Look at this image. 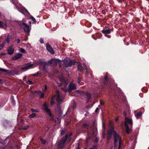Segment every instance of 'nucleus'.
I'll list each match as a JSON object with an SVG mask.
<instances>
[{
	"label": "nucleus",
	"instance_id": "46",
	"mask_svg": "<svg viewBox=\"0 0 149 149\" xmlns=\"http://www.w3.org/2000/svg\"><path fill=\"white\" fill-rule=\"evenodd\" d=\"M99 108L98 107H97L95 110V112L97 113L98 111L99 110Z\"/></svg>",
	"mask_w": 149,
	"mask_h": 149
},
{
	"label": "nucleus",
	"instance_id": "35",
	"mask_svg": "<svg viewBox=\"0 0 149 149\" xmlns=\"http://www.w3.org/2000/svg\"><path fill=\"white\" fill-rule=\"evenodd\" d=\"M6 42L8 43L10 42V39L9 38V35H8L7 37V38L6 39Z\"/></svg>",
	"mask_w": 149,
	"mask_h": 149
},
{
	"label": "nucleus",
	"instance_id": "10",
	"mask_svg": "<svg viewBox=\"0 0 149 149\" xmlns=\"http://www.w3.org/2000/svg\"><path fill=\"white\" fill-rule=\"evenodd\" d=\"M46 47L47 50L51 54H54V51L51 46L48 43L46 45Z\"/></svg>",
	"mask_w": 149,
	"mask_h": 149
},
{
	"label": "nucleus",
	"instance_id": "18",
	"mask_svg": "<svg viewBox=\"0 0 149 149\" xmlns=\"http://www.w3.org/2000/svg\"><path fill=\"white\" fill-rule=\"evenodd\" d=\"M77 69L80 72H81L83 70V67L81 65L79 64L77 66Z\"/></svg>",
	"mask_w": 149,
	"mask_h": 149
},
{
	"label": "nucleus",
	"instance_id": "31",
	"mask_svg": "<svg viewBox=\"0 0 149 149\" xmlns=\"http://www.w3.org/2000/svg\"><path fill=\"white\" fill-rule=\"evenodd\" d=\"M0 71L4 72H8V70L5 69L0 68Z\"/></svg>",
	"mask_w": 149,
	"mask_h": 149
},
{
	"label": "nucleus",
	"instance_id": "30",
	"mask_svg": "<svg viewBox=\"0 0 149 149\" xmlns=\"http://www.w3.org/2000/svg\"><path fill=\"white\" fill-rule=\"evenodd\" d=\"M56 96V95H54V96L52 98V100L50 102V104L52 105H53L54 104V102L53 100V99L54 98V97Z\"/></svg>",
	"mask_w": 149,
	"mask_h": 149
},
{
	"label": "nucleus",
	"instance_id": "33",
	"mask_svg": "<svg viewBox=\"0 0 149 149\" xmlns=\"http://www.w3.org/2000/svg\"><path fill=\"white\" fill-rule=\"evenodd\" d=\"M105 133L104 130L103 131L102 133V136L103 138L104 139L105 138Z\"/></svg>",
	"mask_w": 149,
	"mask_h": 149
},
{
	"label": "nucleus",
	"instance_id": "42",
	"mask_svg": "<svg viewBox=\"0 0 149 149\" xmlns=\"http://www.w3.org/2000/svg\"><path fill=\"white\" fill-rule=\"evenodd\" d=\"M3 23L2 21H0V27H3Z\"/></svg>",
	"mask_w": 149,
	"mask_h": 149
},
{
	"label": "nucleus",
	"instance_id": "5",
	"mask_svg": "<svg viewBox=\"0 0 149 149\" xmlns=\"http://www.w3.org/2000/svg\"><path fill=\"white\" fill-rule=\"evenodd\" d=\"M20 25L24 28V29L25 32L27 33L30 32V29L29 26L27 24L25 23L22 22L20 24Z\"/></svg>",
	"mask_w": 149,
	"mask_h": 149
},
{
	"label": "nucleus",
	"instance_id": "45",
	"mask_svg": "<svg viewBox=\"0 0 149 149\" xmlns=\"http://www.w3.org/2000/svg\"><path fill=\"white\" fill-rule=\"evenodd\" d=\"M104 79L106 81H107L108 79V76L107 75H106L104 76Z\"/></svg>",
	"mask_w": 149,
	"mask_h": 149
},
{
	"label": "nucleus",
	"instance_id": "39",
	"mask_svg": "<svg viewBox=\"0 0 149 149\" xmlns=\"http://www.w3.org/2000/svg\"><path fill=\"white\" fill-rule=\"evenodd\" d=\"M99 139L97 137H96L94 140V142L96 143H97Z\"/></svg>",
	"mask_w": 149,
	"mask_h": 149
},
{
	"label": "nucleus",
	"instance_id": "16",
	"mask_svg": "<svg viewBox=\"0 0 149 149\" xmlns=\"http://www.w3.org/2000/svg\"><path fill=\"white\" fill-rule=\"evenodd\" d=\"M109 129H113L114 130V127L113 124V123L112 121H110L109 125Z\"/></svg>",
	"mask_w": 149,
	"mask_h": 149
},
{
	"label": "nucleus",
	"instance_id": "17",
	"mask_svg": "<svg viewBox=\"0 0 149 149\" xmlns=\"http://www.w3.org/2000/svg\"><path fill=\"white\" fill-rule=\"evenodd\" d=\"M61 80L62 82H65L66 84V86H67V81H68L67 79H66L65 78L63 77V78H61Z\"/></svg>",
	"mask_w": 149,
	"mask_h": 149
},
{
	"label": "nucleus",
	"instance_id": "15",
	"mask_svg": "<svg viewBox=\"0 0 149 149\" xmlns=\"http://www.w3.org/2000/svg\"><path fill=\"white\" fill-rule=\"evenodd\" d=\"M86 95V96L87 98V103H88L89 102V100L91 99V94L88 93V92H86L84 93Z\"/></svg>",
	"mask_w": 149,
	"mask_h": 149
},
{
	"label": "nucleus",
	"instance_id": "24",
	"mask_svg": "<svg viewBox=\"0 0 149 149\" xmlns=\"http://www.w3.org/2000/svg\"><path fill=\"white\" fill-rule=\"evenodd\" d=\"M30 19H31L33 21L34 23H35L36 22V21L35 18L32 16H31L30 17Z\"/></svg>",
	"mask_w": 149,
	"mask_h": 149
},
{
	"label": "nucleus",
	"instance_id": "50",
	"mask_svg": "<svg viewBox=\"0 0 149 149\" xmlns=\"http://www.w3.org/2000/svg\"><path fill=\"white\" fill-rule=\"evenodd\" d=\"M77 92L78 93H81L82 92V91H79V90H77Z\"/></svg>",
	"mask_w": 149,
	"mask_h": 149
},
{
	"label": "nucleus",
	"instance_id": "49",
	"mask_svg": "<svg viewBox=\"0 0 149 149\" xmlns=\"http://www.w3.org/2000/svg\"><path fill=\"white\" fill-rule=\"evenodd\" d=\"M121 145L120 144V145H118V149H120L121 148Z\"/></svg>",
	"mask_w": 149,
	"mask_h": 149
},
{
	"label": "nucleus",
	"instance_id": "13",
	"mask_svg": "<svg viewBox=\"0 0 149 149\" xmlns=\"http://www.w3.org/2000/svg\"><path fill=\"white\" fill-rule=\"evenodd\" d=\"M23 55L21 53H18L16 54L12 58L13 60H15L21 58L22 56Z\"/></svg>",
	"mask_w": 149,
	"mask_h": 149
},
{
	"label": "nucleus",
	"instance_id": "53",
	"mask_svg": "<svg viewBox=\"0 0 149 149\" xmlns=\"http://www.w3.org/2000/svg\"><path fill=\"white\" fill-rule=\"evenodd\" d=\"M36 74L38 75V74H40V73L39 72H38L36 73Z\"/></svg>",
	"mask_w": 149,
	"mask_h": 149
},
{
	"label": "nucleus",
	"instance_id": "34",
	"mask_svg": "<svg viewBox=\"0 0 149 149\" xmlns=\"http://www.w3.org/2000/svg\"><path fill=\"white\" fill-rule=\"evenodd\" d=\"M29 126L27 125L24 127H23L22 129L23 130H26L28 129Z\"/></svg>",
	"mask_w": 149,
	"mask_h": 149
},
{
	"label": "nucleus",
	"instance_id": "9",
	"mask_svg": "<svg viewBox=\"0 0 149 149\" xmlns=\"http://www.w3.org/2000/svg\"><path fill=\"white\" fill-rule=\"evenodd\" d=\"M127 123H129L132 126L133 124V122L131 119H129L128 118H126L124 123L125 125H125H128Z\"/></svg>",
	"mask_w": 149,
	"mask_h": 149
},
{
	"label": "nucleus",
	"instance_id": "8",
	"mask_svg": "<svg viewBox=\"0 0 149 149\" xmlns=\"http://www.w3.org/2000/svg\"><path fill=\"white\" fill-rule=\"evenodd\" d=\"M33 64H31V63H28L25 65V66L21 68V69L23 70H27L29 69L31 67L33 66Z\"/></svg>",
	"mask_w": 149,
	"mask_h": 149
},
{
	"label": "nucleus",
	"instance_id": "37",
	"mask_svg": "<svg viewBox=\"0 0 149 149\" xmlns=\"http://www.w3.org/2000/svg\"><path fill=\"white\" fill-rule=\"evenodd\" d=\"M100 104L102 105H103L104 104V102L102 100H100Z\"/></svg>",
	"mask_w": 149,
	"mask_h": 149
},
{
	"label": "nucleus",
	"instance_id": "19",
	"mask_svg": "<svg viewBox=\"0 0 149 149\" xmlns=\"http://www.w3.org/2000/svg\"><path fill=\"white\" fill-rule=\"evenodd\" d=\"M54 62H55L56 63V61L55 59H52V60H49L48 61V63L50 64H51Z\"/></svg>",
	"mask_w": 149,
	"mask_h": 149
},
{
	"label": "nucleus",
	"instance_id": "54",
	"mask_svg": "<svg viewBox=\"0 0 149 149\" xmlns=\"http://www.w3.org/2000/svg\"><path fill=\"white\" fill-rule=\"evenodd\" d=\"M77 149H80V148H79V146H78L77 147Z\"/></svg>",
	"mask_w": 149,
	"mask_h": 149
},
{
	"label": "nucleus",
	"instance_id": "32",
	"mask_svg": "<svg viewBox=\"0 0 149 149\" xmlns=\"http://www.w3.org/2000/svg\"><path fill=\"white\" fill-rule=\"evenodd\" d=\"M61 89L65 92H68V89H65V88H63V87L61 88Z\"/></svg>",
	"mask_w": 149,
	"mask_h": 149
},
{
	"label": "nucleus",
	"instance_id": "41",
	"mask_svg": "<svg viewBox=\"0 0 149 149\" xmlns=\"http://www.w3.org/2000/svg\"><path fill=\"white\" fill-rule=\"evenodd\" d=\"M44 93H42L41 95H40V98H43L44 97Z\"/></svg>",
	"mask_w": 149,
	"mask_h": 149
},
{
	"label": "nucleus",
	"instance_id": "26",
	"mask_svg": "<svg viewBox=\"0 0 149 149\" xmlns=\"http://www.w3.org/2000/svg\"><path fill=\"white\" fill-rule=\"evenodd\" d=\"M19 51L23 53H24V54L26 53V51H25V50H24V49L23 48H21L19 49Z\"/></svg>",
	"mask_w": 149,
	"mask_h": 149
},
{
	"label": "nucleus",
	"instance_id": "60",
	"mask_svg": "<svg viewBox=\"0 0 149 149\" xmlns=\"http://www.w3.org/2000/svg\"><path fill=\"white\" fill-rule=\"evenodd\" d=\"M117 119H116V121H117Z\"/></svg>",
	"mask_w": 149,
	"mask_h": 149
},
{
	"label": "nucleus",
	"instance_id": "52",
	"mask_svg": "<svg viewBox=\"0 0 149 149\" xmlns=\"http://www.w3.org/2000/svg\"><path fill=\"white\" fill-rule=\"evenodd\" d=\"M62 84L61 83L58 84V86L60 87L62 86Z\"/></svg>",
	"mask_w": 149,
	"mask_h": 149
},
{
	"label": "nucleus",
	"instance_id": "20",
	"mask_svg": "<svg viewBox=\"0 0 149 149\" xmlns=\"http://www.w3.org/2000/svg\"><path fill=\"white\" fill-rule=\"evenodd\" d=\"M31 111L32 112H39V110L38 109H31Z\"/></svg>",
	"mask_w": 149,
	"mask_h": 149
},
{
	"label": "nucleus",
	"instance_id": "12",
	"mask_svg": "<svg viewBox=\"0 0 149 149\" xmlns=\"http://www.w3.org/2000/svg\"><path fill=\"white\" fill-rule=\"evenodd\" d=\"M7 51L8 52V54L10 55H11L14 53V49L13 48V46H10L8 48Z\"/></svg>",
	"mask_w": 149,
	"mask_h": 149
},
{
	"label": "nucleus",
	"instance_id": "47",
	"mask_svg": "<svg viewBox=\"0 0 149 149\" xmlns=\"http://www.w3.org/2000/svg\"><path fill=\"white\" fill-rule=\"evenodd\" d=\"M32 75L34 77H37L38 76V75L36 73L33 74Z\"/></svg>",
	"mask_w": 149,
	"mask_h": 149
},
{
	"label": "nucleus",
	"instance_id": "11",
	"mask_svg": "<svg viewBox=\"0 0 149 149\" xmlns=\"http://www.w3.org/2000/svg\"><path fill=\"white\" fill-rule=\"evenodd\" d=\"M57 95L56 101L58 103L60 104L62 102L63 100L61 97L60 96L59 92L58 91L57 92Z\"/></svg>",
	"mask_w": 149,
	"mask_h": 149
},
{
	"label": "nucleus",
	"instance_id": "58",
	"mask_svg": "<svg viewBox=\"0 0 149 149\" xmlns=\"http://www.w3.org/2000/svg\"><path fill=\"white\" fill-rule=\"evenodd\" d=\"M59 67H61V65H59Z\"/></svg>",
	"mask_w": 149,
	"mask_h": 149
},
{
	"label": "nucleus",
	"instance_id": "43",
	"mask_svg": "<svg viewBox=\"0 0 149 149\" xmlns=\"http://www.w3.org/2000/svg\"><path fill=\"white\" fill-rule=\"evenodd\" d=\"M16 41H17V43H19L20 42V40L19 39H17L15 40Z\"/></svg>",
	"mask_w": 149,
	"mask_h": 149
},
{
	"label": "nucleus",
	"instance_id": "1",
	"mask_svg": "<svg viewBox=\"0 0 149 149\" xmlns=\"http://www.w3.org/2000/svg\"><path fill=\"white\" fill-rule=\"evenodd\" d=\"M72 135V133H70L68 134H66L65 137L62 138L58 143V149H61L64 147L65 143L68 139H69L68 141H70L71 139V138L70 137Z\"/></svg>",
	"mask_w": 149,
	"mask_h": 149
},
{
	"label": "nucleus",
	"instance_id": "40",
	"mask_svg": "<svg viewBox=\"0 0 149 149\" xmlns=\"http://www.w3.org/2000/svg\"><path fill=\"white\" fill-rule=\"evenodd\" d=\"M27 83L29 84H31L32 83V82L30 80H29L27 82Z\"/></svg>",
	"mask_w": 149,
	"mask_h": 149
},
{
	"label": "nucleus",
	"instance_id": "38",
	"mask_svg": "<svg viewBox=\"0 0 149 149\" xmlns=\"http://www.w3.org/2000/svg\"><path fill=\"white\" fill-rule=\"evenodd\" d=\"M40 42L41 44H43L44 43V40H43L42 38H40Z\"/></svg>",
	"mask_w": 149,
	"mask_h": 149
},
{
	"label": "nucleus",
	"instance_id": "3",
	"mask_svg": "<svg viewBox=\"0 0 149 149\" xmlns=\"http://www.w3.org/2000/svg\"><path fill=\"white\" fill-rule=\"evenodd\" d=\"M114 137V144L115 146L119 141V145H121L122 142V139L119 135L116 132H114V133L113 134Z\"/></svg>",
	"mask_w": 149,
	"mask_h": 149
},
{
	"label": "nucleus",
	"instance_id": "59",
	"mask_svg": "<svg viewBox=\"0 0 149 149\" xmlns=\"http://www.w3.org/2000/svg\"><path fill=\"white\" fill-rule=\"evenodd\" d=\"M1 16V13H0V16Z\"/></svg>",
	"mask_w": 149,
	"mask_h": 149
},
{
	"label": "nucleus",
	"instance_id": "44",
	"mask_svg": "<svg viewBox=\"0 0 149 149\" xmlns=\"http://www.w3.org/2000/svg\"><path fill=\"white\" fill-rule=\"evenodd\" d=\"M65 133V131L63 130H62L61 132V135H63Z\"/></svg>",
	"mask_w": 149,
	"mask_h": 149
},
{
	"label": "nucleus",
	"instance_id": "7",
	"mask_svg": "<svg viewBox=\"0 0 149 149\" xmlns=\"http://www.w3.org/2000/svg\"><path fill=\"white\" fill-rule=\"evenodd\" d=\"M114 132L116 131L114 130H113V129H109L108 130L107 138V140H109L111 139L112 137V134L113 133V134L114 133Z\"/></svg>",
	"mask_w": 149,
	"mask_h": 149
},
{
	"label": "nucleus",
	"instance_id": "56",
	"mask_svg": "<svg viewBox=\"0 0 149 149\" xmlns=\"http://www.w3.org/2000/svg\"><path fill=\"white\" fill-rule=\"evenodd\" d=\"M110 86V85L108 84V85H107V86L108 87H109Z\"/></svg>",
	"mask_w": 149,
	"mask_h": 149
},
{
	"label": "nucleus",
	"instance_id": "57",
	"mask_svg": "<svg viewBox=\"0 0 149 149\" xmlns=\"http://www.w3.org/2000/svg\"><path fill=\"white\" fill-rule=\"evenodd\" d=\"M29 23L30 24H31V22L30 21L29 22Z\"/></svg>",
	"mask_w": 149,
	"mask_h": 149
},
{
	"label": "nucleus",
	"instance_id": "48",
	"mask_svg": "<svg viewBox=\"0 0 149 149\" xmlns=\"http://www.w3.org/2000/svg\"><path fill=\"white\" fill-rule=\"evenodd\" d=\"M45 91H46L47 89V87L46 85H45Z\"/></svg>",
	"mask_w": 149,
	"mask_h": 149
},
{
	"label": "nucleus",
	"instance_id": "36",
	"mask_svg": "<svg viewBox=\"0 0 149 149\" xmlns=\"http://www.w3.org/2000/svg\"><path fill=\"white\" fill-rule=\"evenodd\" d=\"M97 149V146L96 145H94L93 147L91 148H90V149Z\"/></svg>",
	"mask_w": 149,
	"mask_h": 149
},
{
	"label": "nucleus",
	"instance_id": "23",
	"mask_svg": "<svg viewBox=\"0 0 149 149\" xmlns=\"http://www.w3.org/2000/svg\"><path fill=\"white\" fill-rule=\"evenodd\" d=\"M89 125L88 124L86 123H85L83 124V127L84 128H86L88 129V127Z\"/></svg>",
	"mask_w": 149,
	"mask_h": 149
},
{
	"label": "nucleus",
	"instance_id": "28",
	"mask_svg": "<svg viewBox=\"0 0 149 149\" xmlns=\"http://www.w3.org/2000/svg\"><path fill=\"white\" fill-rule=\"evenodd\" d=\"M142 113L141 112H138L136 114V117H139L141 116L142 115Z\"/></svg>",
	"mask_w": 149,
	"mask_h": 149
},
{
	"label": "nucleus",
	"instance_id": "27",
	"mask_svg": "<svg viewBox=\"0 0 149 149\" xmlns=\"http://www.w3.org/2000/svg\"><path fill=\"white\" fill-rule=\"evenodd\" d=\"M40 141L43 144H45L46 143V141L42 138L40 139Z\"/></svg>",
	"mask_w": 149,
	"mask_h": 149
},
{
	"label": "nucleus",
	"instance_id": "21",
	"mask_svg": "<svg viewBox=\"0 0 149 149\" xmlns=\"http://www.w3.org/2000/svg\"><path fill=\"white\" fill-rule=\"evenodd\" d=\"M125 126L126 127V132L128 134H129L130 130L129 127L128 125H125Z\"/></svg>",
	"mask_w": 149,
	"mask_h": 149
},
{
	"label": "nucleus",
	"instance_id": "2",
	"mask_svg": "<svg viewBox=\"0 0 149 149\" xmlns=\"http://www.w3.org/2000/svg\"><path fill=\"white\" fill-rule=\"evenodd\" d=\"M63 65L66 68L71 67L72 65H74L76 63L74 60H71L68 58L65 59L63 61Z\"/></svg>",
	"mask_w": 149,
	"mask_h": 149
},
{
	"label": "nucleus",
	"instance_id": "51",
	"mask_svg": "<svg viewBox=\"0 0 149 149\" xmlns=\"http://www.w3.org/2000/svg\"><path fill=\"white\" fill-rule=\"evenodd\" d=\"M24 10L25 11V12L27 13H29V12H28V10L26 9H25V8L24 9Z\"/></svg>",
	"mask_w": 149,
	"mask_h": 149
},
{
	"label": "nucleus",
	"instance_id": "6",
	"mask_svg": "<svg viewBox=\"0 0 149 149\" xmlns=\"http://www.w3.org/2000/svg\"><path fill=\"white\" fill-rule=\"evenodd\" d=\"M43 107H44V110L46 111L47 113L50 116L52 117V114L51 113L50 110L49 108H48L47 105L46 103H45L43 104Z\"/></svg>",
	"mask_w": 149,
	"mask_h": 149
},
{
	"label": "nucleus",
	"instance_id": "14",
	"mask_svg": "<svg viewBox=\"0 0 149 149\" xmlns=\"http://www.w3.org/2000/svg\"><path fill=\"white\" fill-rule=\"evenodd\" d=\"M111 30L110 29H103L102 31V32L103 33L106 35L110 33H111Z\"/></svg>",
	"mask_w": 149,
	"mask_h": 149
},
{
	"label": "nucleus",
	"instance_id": "25",
	"mask_svg": "<svg viewBox=\"0 0 149 149\" xmlns=\"http://www.w3.org/2000/svg\"><path fill=\"white\" fill-rule=\"evenodd\" d=\"M78 81L77 82L78 84L79 85H81V84H80V82L81 81V79L80 77H78L77 78Z\"/></svg>",
	"mask_w": 149,
	"mask_h": 149
},
{
	"label": "nucleus",
	"instance_id": "4",
	"mask_svg": "<svg viewBox=\"0 0 149 149\" xmlns=\"http://www.w3.org/2000/svg\"><path fill=\"white\" fill-rule=\"evenodd\" d=\"M77 89L76 86L73 81H72L70 84L68 86V92H70L72 90H76Z\"/></svg>",
	"mask_w": 149,
	"mask_h": 149
},
{
	"label": "nucleus",
	"instance_id": "29",
	"mask_svg": "<svg viewBox=\"0 0 149 149\" xmlns=\"http://www.w3.org/2000/svg\"><path fill=\"white\" fill-rule=\"evenodd\" d=\"M5 42H3L2 44L0 45V48L1 49H2L3 47L5 46Z\"/></svg>",
	"mask_w": 149,
	"mask_h": 149
},
{
	"label": "nucleus",
	"instance_id": "22",
	"mask_svg": "<svg viewBox=\"0 0 149 149\" xmlns=\"http://www.w3.org/2000/svg\"><path fill=\"white\" fill-rule=\"evenodd\" d=\"M36 116V114L35 113H32L31 114L29 115V117L30 118H34Z\"/></svg>",
	"mask_w": 149,
	"mask_h": 149
},
{
	"label": "nucleus",
	"instance_id": "55",
	"mask_svg": "<svg viewBox=\"0 0 149 149\" xmlns=\"http://www.w3.org/2000/svg\"><path fill=\"white\" fill-rule=\"evenodd\" d=\"M26 76H25V77H24V78H23V79H24H24L26 78Z\"/></svg>",
	"mask_w": 149,
	"mask_h": 149
}]
</instances>
